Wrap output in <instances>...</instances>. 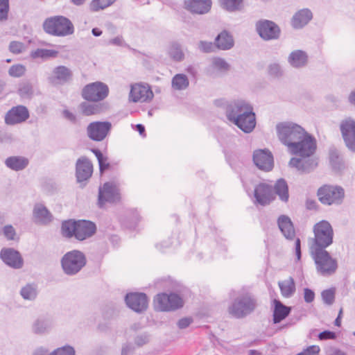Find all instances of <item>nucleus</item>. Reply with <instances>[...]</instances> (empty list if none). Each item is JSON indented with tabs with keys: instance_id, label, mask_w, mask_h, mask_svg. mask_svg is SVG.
Wrapping results in <instances>:
<instances>
[{
	"instance_id": "f257e3e1",
	"label": "nucleus",
	"mask_w": 355,
	"mask_h": 355,
	"mask_svg": "<svg viewBox=\"0 0 355 355\" xmlns=\"http://www.w3.org/2000/svg\"><path fill=\"white\" fill-rule=\"evenodd\" d=\"M277 135L279 141L288 148L291 153L316 141L315 138L308 133L302 126L292 122H281L276 125Z\"/></svg>"
},
{
	"instance_id": "f03ea898",
	"label": "nucleus",
	"mask_w": 355,
	"mask_h": 355,
	"mask_svg": "<svg viewBox=\"0 0 355 355\" xmlns=\"http://www.w3.org/2000/svg\"><path fill=\"white\" fill-rule=\"evenodd\" d=\"M227 117L245 133L251 132L256 125L252 107L243 100L236 101L228 106Z\"/></svg>"
},
{
	"instance_id": "7ed1b4c3",
	"label": "nucleus",
	"mask_w": 355,
	"mask_h": 355,
	"mask_svg": "<svg viewBox=\"0 0 355 355\" xmlns=\"http://www.w3.org/2000/svg\"><path fill=\"white\" fill-rule=\"evenodd\" d=\"M305 146L291 154L297 157H292L288 163L291 168H295L300 173H309L318 165V159L314 157L317 149V141L311 144L306 142Z\"/></svg>"
},
{
	"instance_id": "20e7f679",
	"label": "nucleus",
	"mask_w": 355,
	"mask_h": 355,
	"mask_svg": "<svg viewBox=\"0 0 355 355\" xmlns=\"http://www.w3.org/2000/svg\"><path fill=\"white\" fill-rule=\"evenodd\" d=\"M257 306L256 298L248 292H243L233 300L228 307V311L236 318H243L252 313Z\"/></svg>"
},
{
	"instance_id": "39448f33",
	"label": "nucleus",
	"mask_w": 355,
	"mask_h": 355,
	"mask_svg": "<svg viewBox=\"0 0 355 355\" xmlns=\"http://www.w3.org/2000/svg\"><path fill=\"white\" fill-rule=\"evenodd\" d=\"M310 254L314 261L318 274L323 277H329L336 272L338 261L326 249L310 250Z\"/></svg>"
},
{
	"instance_id": "423d86ee",
	"label": "nucleus",
	"mask_w": 355,
	"mask_h": 355,
	"mask_svg": "<svg viewBox=\"0 0 355 355\" xmlns=\"http://www.w3.org/2000/svg\"><path fill=\"white\" fill-rule=\"evenodd\" d=\"M314 238L310 243L309 250L326 249L333 243L334 230L327 220H321L313 226Z\"/></svg>"
},
{
	"instance_id": "0eeeda50",
	"label": "nucleus",
	"mask_w": 355,
	"mask_h": 355,
	"mask_svg": "<svg viewBox=\"0 0 355 355\" xmlns=\"http://www.w3.org/2000/svg\"><path fill=\"white\" fill-rule=\"evenodd\" d=\"M44 31L51 35L64 37L74 32L71 21L64 16H55L47 18L43 23Z\"/></svg>"
},
{
	"instance_id": "6e6552de",
	"label": "nucleus",
	"mask_w": 355,
	"mask_h": 355,
	"mask_svg": "<svg viewBox=\"0 0 355 355\" xmlns=\"http://www.w3.org/2000/svg\"><path fill=\"white\" fill-rule=\"evenodd\" d=\"M87 259L83 252L73 250L67 252L61 259V266L67 275H75L86 265Z\"/></svg>"
},
{
	"instance_id": "1a4fd4ad",
	"label": "nucleus",
	"mask_w": 355,
	"mask_h": 355,
	"mask_svg": "<svg viewBox=\"0 0 355 355\" xmlns=\"http://www.w3.org/2000/svg\"><path fill=\"white\" fill-rule=\"evenodd\" d=\"M317 195L320 202L324 205H339L345 198V190L340 186L324 184L318 189Z\"/></svg>"
},
{
	"instance_id": "9d476101",
	"label": "nucleus",
	"mask_w": 355,
	"mask_h": 355,
	"mask_svg": "<svg viewBox=\"0 0 355 355\" xmlns=\"http://www.w3.org/2000/svg\"><path fill=\"white\" fill-rule=\"evenodd\" d=\"M183 300L176 294L171 293L167 294L162 293L157 294L154 299V305L156 310L168 311L178 309L183 306Z\"/></svg>"
},
{
	"instance_id": "9b49d317",
	"label": "nucleus",
	"mask_w": 355,
	"mask_h": 355,
	"mask_svg": "<svg viewBox=\"0 0 355 355\" xmlns=\"http://www.w3.org/2000/svg\"><path fill=\"white\" fill-rule=\"evenodd\" d=\"M109 93L107 85L95 82L87 85L82 91L83 98L88 101L98 102L105 99Z\"/></svg>"
},
{
	"instance_id": "f8f14e48",
	"label": "nucleus",
	"mask_w": 355,
	"mask_h": 355,
	"mask_svg": "<svg viewBox=\"0 0 355 355\" xmlns=\"http://www.w3.org/2000/svg\"><path fill=\"white\" fill-rule=\"evenodd\" d=\"M340 131L346 147L355 153V120L347 117L340 123Z\"/></svg>"
},
{
	"instance_id": "ddd939ff",
	"label": "nucleus",
	"mask_w": 355,
	"mask_h": 355,
	"mask_svg": "<svg viewBox=\"0 0 355 355\" xmlns=\"http://www.w3.org/2000/svg\"><path fill=\"white\" fill-rule=\"evenodd\" d=\"M256 29L259 36L264 40H277L280 35L279 27L273 21L263 19L256 23Z\"/></svg>"
},
{
	"instance_id": "4468645a",
	"label": "nucleus",
	"mask_w": 355,
	"mask_h": 355,
	"mask_svg": "<svg viewBox=\"0 0 355 355\" xmlns=\"http://www.w3.org/2000/svg\"><path fill=\"white\" fill-rule=\"evenodd\" d=\"M112 129V123L109 121H94L90 123L87 128V136L95 141H103Z\"/></svg>"
},
{
	"instance_id": "2eb2a0df",
	"label": "nucleus",
	"mask_w": 355,
	"mask_h": 355,
	"mask_svg": "<svg viewBox=\"0 0 355 355\" xmlns=\"http://www.w3.org/2000/svg\"><path fill=\"white\" fill-rule=\"evenodd\" d=\"M120 200L118 187L110 182H106L98 190V206L102 208L105 202L114 203Z\"/></svg>"
},
{
	"instance_id": "dca6fc26",
	"label": "nucleus",
	"mask_w": 355,
	"mask_h": 355,
	"mask_svg": "<svg viewBox=\"0 0 355 355\" xmlns=\"http://www.w3.org/2000/svg\"><path fill=\"white\" fill-rule=\"evenodd\" d=\"M127 306L137 313L146 311L148 308V297L142 293H132L125 295Z\"/></svg>"
},
{
	"instance_id": "f3484780",
	"label": "nucleus",
	"mask_w": 355,
	"mask_h": 355,
	"mask_svg": "<svg viewBox=\"0 0 355 355\" xmlns=\"http://www.w3.org/2000/svg\"><path fill=\"white\" fill-rule=\"evenodd\" d=\"M154 95L148 85L135 84L132 86L130 92V100L132 102H148L151 101Z\"/></svg>"
},
{
	"instance_id": "a211bd4d",
	"label": "nucleus",
	"mask_w": 355,
	"mask_h": 355,
	"mask_svg": "<svg viewBox=\"0 0 355 355\" xmlns=\"http://www.w3.org/2000/svg\"><path fill=\"white\" fill-rule=\"evenodd\" d=\"M29 112L26 107L17 105L12 107L5 116V123L15 125L26 121L29 118Z\"/></svg>"
},
{
	"instance_id": "6ab92c4d",
	"label": "nucleus",
	"mask_w": 355,
	"mask_h": 355,
	"mask_svg": "<svg viewBox=\"0 0 355 355\" xmlns=\"http://www.w3.org/2000/svg\"><path fill=\"white\" fill-rule=\"evenodd\" d=\"M0 257L11 268L19 269L23 266L24 261L20 253L13 248H3L0 252Z\"/></svg>"
},
{
	"instance_id": "aec40b11",
	"label": "nucleus",
	"mask_w": 355,
	"mask_h": 355,
	"mask_svg": "<svg viewBox=\"0 0 355 355\" xmlns=\"http://www.w3.org/2000/svg\"><path fill=\"white\" fill-rule=\"evenodd\" d=\"M253 161L261 170L269 171L273 168V156L268 150H255L253 154Z\"/></svg>"
},
{
	"instance_id": "412c9836",
	"label": "nucleus",
	"mask_w": 355,
	"mask_h": 355,
	"mask_svg": "<svg viewBox=\"0 0 355 355\" xmlns=\"http://www.w3.org/2000/svg\"><path fill=\"white\" fill-rule=\"evenodd\" d=\"M93 173V164L86 157H80L76 164V176L78 182H83L91 178Z\"/></svg>"
},
{
	"instance_id": "4be33fe9",
	"label": "nucleus",
	"mask_w": 355,
	"mask_h": 355,
	"mask_svg": "<svg viewBox=\"0 0 355 355\" xmlns=\"http://www.w3.org/2000/svg\"><path fill=\"white\" fill-rule=\"evenodd\" d=\"M73 78L72 71L66 66L60 65L55 67L49 81L53 85H64L70 82Z\"/></svg>"
},
{
	"instance_id": "5701e85b",
	"label": "nucleus",
	"mask_w": 355,
	"mask_h": 355,
	"mask_svg": "<svg viewBox=\"0 0 355 355\" xmlns=\"http://www.w3.org/2000/svg\"><path fill=\"white\" fill-rule=\"evenodd\" d=\"M255 202L261 205H268L273 200L272 188L265 183H261L254 188Z\"/></svg>"
},
{
	"instance_id": "b1692460",
	"label": "nucleus",
	"mask_w": 355,
	"mask_h": 355,
	"mask_svg": "<svg viewBox=\"0 0 355 355\" xmlns=\"http://www.w3.org/2000/svg\"><path fill=\"white\" fill-rule=\"evenodd\" d=\"M211 0H185V8L191 13L204 15L211 10Z\"/></svg>"
},
{
	"instance_id": "393cba45",
	"label": "nucleus",
	"mask_w": 355,
	"mask_h": 355,
	"mask_svg": "<svg viewBox=\"0 0 355 355\" xmlns=\"http://www.w3.org/2000/svg\"><path fill=\"white\" fill-rule=\"evenodd\" d=\"M96 225L89 220H78L75 237L78 240L83 241L92 236L96 232Z\"/></svg>"
},
{
	"instance_id": "a878e982",
	"label": "nucleus",
	"mask_w": 355,
	"mask_h": 355,
	"mask_svg": "<svg viewBox=\"0 0 355 355\" xmlns=\"http://www.w3.org/2000/svg\"><path fill=\"white\" fill-rule=\"evenodd\" d=\"M313 18L312 12L308 8H303L297 11L292 18V26L299 29L306 26Z\"/></svg>"
},
{
	"instance_id": "bb28decb",
	"label": "nucleus",
	"mask_w": 355,
	"mask_h": 355,
	"mask_svg": "<svg viewBox=\"0 0 355 355\" xmlns=\"http://www.w3.org/2000/svg\"><path fill=\"white\" fill-rule=\"evenodd\" d=\"M278 227L286 239L292 240L295 235L293 224L291 218L286 215H281L277 219Z\"/></svg>"
},
{
	"instance_id": "cd10ccee",
	"label": "nucleus",
	"mask_w": 355,
	"mask_h": 355,
	"mask_svg": "<svg viewBox=\"0 0 355 355\" xmlns=\"http://www.w3.org/2000/svg\"><path fill=\"white\" fill-rule=\"evenodd\" d=\"M28 159L22 156H10L5 160V165L15 171L24 170L28 166Z\"/></svg>"
},
{
	"instance_id": "c85d7f7f",
	"label": "nucleus",
	"mask_w": 355,
	"mask_h": 355,
	"mask_svg": "<svg viewBox=\"0 0 355 355\" xmlns=\"http://www.w3.org/2000/svg\"><path fill=\"white\" fill-rule=\"evenodd\" d=\"M214 44L218 49L229 50L234 46V42L232 35L227 31H223L216 37Z\"/></svg>"
},
{
	"instance_id": "c756f323",
	"label": "nucleus",
	"mask_w": 355,
	"mask_h": 355,
	"mask_svg": "<svg viewBox=\"0 0 355 355\" xmlns=\"http://www.w3.org/2000/svg\"><path fill=\"white\" fill-rule=\"evenodd\" d=\"M288 62L293 67L301 68L306 65L308 55L302 50H296L290 53Z\"/></svg>"
},
{
	"instance_id": "7c9ffc66",
	"label": "nucleus",
	"mask_w": 355,
	"mask_h": 355,
	"mask_svg": "<svg viewBox=\"0 0 355 355\" xmlns=\"http://www.w3.org/2000/svg\"><path fill=\"white\" fill-rule=\"evenodd\" d=\"M33 216L35 220L42 224H48L52 219L53 216L43 205H36L33 209Z\"/></svg>"
},
{
	"instance_id": "2f4dec72",
	"label": "nucleus",
	"mask_w": 355,
	"mask_h": 355,
	"mask_svg": "<svg viewBox=\"0 0 355 355\" xmlns=\"http://www.w3.org/2000/svg\"><path fill=\"white\" fill-rule=\"evenodd\" d=\"M275 308L273 311V322L279 323L285 319L291 312V307L283 304L280 301L275 300L274 301Z\"/></svg>"
},
{
	"instance_id": "473e14b6",
	"label": "nucleus",
	"mask_w": 355,
	"mask_h": 355,
	"mask_svg": "<svg viewBox=\"0 0 355 355\" xmlns=\"http://www.w3.org/2000/svg\"><path fill=\"white\" fill-rule=\"evenodd\" d=\"M281 294L284 297H291L296 291L295 283L292 277H288L287 279L279 281L278 282Z\"/></svg>"
},
{
	"instance_id": "72a5a7b5",
	"label": "nucleus",
	"mask_w": 355,
	"mask_h": 355,
	"mask_svg": "<svg viewBox=\"0 0 355 355\" xmlns=\"http://www.w3.org/2000/svg\"><path fill=\"white\" fill-rule=\"evenodd\" d=\"M275 193L279 196L281 200L287 202L288 200V187L284 179H279L274 187Z\"/></svg>"
},
{
	"instance_id": "f704fd0d",
	"label": "nucleus",
	"mask_w": 355,
	"mask_h": 355,
	"mask_svg": "<svg viewBox=\"0 0 355 355\" xmlns=\"http://www.w3.org/2000/svg\"><path fill=\"white\" fill-rule=\"evenodd\" d=\"M189 85V80L185 74L178 73L172 78L171 86L175 90H184Z\"/></svg>"
},
{
	"instance_id": "c9c22d12",
	"label": "nucleus",
	"mask_w": 355,
	"mask_h": 355,
	"mask_svg": "<svg viewBox=\"0 0 355 355\" xmlns=\"http://www.w3.org/2000/svg\"><path fill=\"white\" fill-rule=\"evenodd\" d=\"M76 224L77 221L71 219L63 221L61 226L62 236L67 238L75 236Z\"/></svg>"
},
{
	"instance_id": "e433bc0d",
	"label": "nucleus",
	"mask_w": 355,
	"mask_h": 355,
	"mask_svg": "<svg viewBox=\"0 0 355 355\" xmlns=\"http://www.w3.org/2000/svg\"><path fill=\"white\" fill-rule=\"evenodd\" d=\"M20 294L24 300H33L37 295V286L35 284H27L21 288Z\"/></svg>"
},
{
	"instance_id": "4c0bfd02",
	"label": "nucleus",
	"mask_w": 355,
	"mask_h": 355,
	"mask_svg": "<svg viewBox=\"0 0 355 355\" xmlns=\"http://www.w3.org/2000/svg\"><path fill=\"white\" fill-rule=\"evenodd\" d=\"M211 68L220 73L229 71L230 64L223 59L218 57L213 58L211 60Z\"/></svg>"
},
{
	"instance_id": "58836bf2",
	"label": "nucleus",
	"mask_w": 355,
	"mask_h": 355,
	"mask_svg": "<svg viewBox=\"0 0 355 355\" xmlns=\"http://www.w3.org/2000/svg\"><path fill=\"white\" fill-rule=\"evenodd\" d=\"M58 54V52L53 49H37L31 52V57L33 59H46L49 58H55Z\"/></svg>"
},
{
	"instance_id": "ea45409f",
	"label": "nucleus",
	"mask_w": 355,
	"mask_h": 355,
	"mask_svg": "<svg viewBox=\"0 0 355 355\" xmlns=\"http://www.w3.org/2000/svg\"><path fill=\"white\" fill-rule=\"evenodd\" d=\"M219 3L223 9L234 12L241 9L243 0H219Z\"/></svg>"
},
{
	"instance_id": "a19ab883",
	"label": "nucleus",
	"mask_w": 355,
	"mask_h": 355,
	"mask_svg": "<svg viewBox=\"0 0 355 355\" xmlns=\"http://www.w3.org/2000/svg\"><path fill=\"white\" fill-rule=\"evenodd\" d=\"M51 327V322L48 320L38 319L33 325V331L35 334H44Z\"/></svg>"
},
{
	"instance_id": "79ce46f5",
	"label": "nucleus",
	"mask_w": 355,
	"mask_h": 355,
	"mask_svg": "<svg viewBox=\"0 0 355 355\" xmlns=\"http://www.w3.org/2000/svg\"><path fill=\"white\" fill-rule=\"evenodd\" d=\"M168 55L175 61H182L184 55L180 44L173 43L168 48Z\"/></svg>"
},
{
	"instance_id": "37998d69",
	"label": "nucleus",
	"mask_w": 355,
	"mask_h": 355,
	"mask_svg": "<svg viewBox=\"0 0 355 355\" xmlns=\"http://www.w3.org/2000/svg\"><path fill=\"white\" fill-rule=\"evenodd\" d=\"M19 96L23 98H30L33 94V86L30 83H22L18 89Z\"/></svg>"
},
{
	"instance_id": "c03bdc74",
	"label": "nucleus",
	"mask_w": 355,
	"mask_h": 355,
	"mask_svg": "<svg viewBox=\"0 0 355 355\" xmlns=\"http://www.w3.org/2000/svg\"><path fill=\"white\" fill-rule=\"evenodd\" d=\"M116 0H93L90 4V8L92 11L96 12L109 7Z\"/></svg>"
},
{
	"instance_id": "a18cd8bd",
	"label": "nucleus",
	"mask_w": 355,
	"mask_h": 355,
	"mask_svg": "<svg viewBox=\"0 0 355 355\" xmlns=\"http://www.w3.org/2000/svg\"><path fill=\"white\" fill-rule=\"evenodd\" d=\"M329 161L334 169L339 170L340 168L341 159L337 149L333 148L329 150Z\"/></svg>"
},
{
	"instance_id": "49530a36",
	"label": "nucleus",
	"mask_w": 355,
	"mask_h": 355,
	"mask_svg": "<svg viewBox=\"0 0 355 355\" xmlns=\"http://www.w3.org/2000/svg\"><path fill=\"white\" fill-rule=\"evenodd\" d=\"M80 108L82 112L86 116L96 114L99 111V107L98 105L85 102L81 103Z\"/></svg>"
},
{
	"instance_id": "de8ad7c7",
	"label": "nucleus",
	"mask_w": 355,
	"mask_h": 355,
	"mask_svg": "<svg viewBox=\"0 0 355 355\" xmlns=\"http://www.w3.org/2000/svg\"><path fill=\"white\" fill-rule=\"evenodd\" d=\"M9 10V0H0V22L8 19Z\"/></svg>"
},
{
	"instance_id": "09e8293b",
	"label": "nucleus",
	"mask_w": 355,
	"mask_h": 355,
	"mask_svg": "<svg viewBox=\"0 0 355 355\" xmlns=\"http://www.w3.org/2000/svg\"><path fill=\"white\" fill-rule=\"evenodd\" d=\"M26 67L22 64H14L8 70V74L12 77L19 78L24 75Z\"/></svg>"
},
{
	"instance_id": "8fccbe9b",
	"label": "nucleus",
	"mask_w": 355,
	"mask_h": 355,
	"mask_svg": "<svg viewBox=\"0 0 355 355\" xmlns=\"http://www.w3.org/2000/svg\"><path fill=\"white\" fill-rule=\"evenodd\" d=\"M321 296L323 302L327 305H331L335 301V291L330 288L322 292Z\"/></svg>"
},
{
	"instance_id": "3c124183",
	"label": "nucleus",
	"mask_w": 355,
	"mask_h": 355,
	"mask_svg": "<svg viewBox=\"0 0 355 355\" xmlns=\"http://www.w3.org/2000/svg\"><path fill=\"white\" fill-rule=\"evenodd\" d=\"M49 355H75V349L69 345H66L55 349Z\"/></svg>"
},
{
	"instance_id": "603ef678",
	"label": "nucleus",
	"mask_w": 355,
	"mask_h": 355,
	"mask_svg": "<svg viewBox=\"0 0 355 355\" xmlns=\"http://www.w3.org/2000/svg\"><path fill=\"white\" fill-rule=\"evenodd\" d=\"M198 48L202 52L211 53L214 51L216 46L215 44L211 42L200 41L198 43Z\"/></svg>"
},
{
	"instance_id": "864d4df0",
	"label": "nucleus",
	"mask_w": 355,
	"mask_h": 355,
	"mask_svg": "<svg viewBox=\"0 0 355 355\" xmlns=\"http://www.w3.org/2000/svg\"><path fill=\"white\" fill-rule=\"evenodd\" d=\"M9 50L12 53L19 54L25 50V46L22 42L12 41L10 43Z\"/></svg>"
},
{
	"instance_id": "5fc2aeb1",
	"label": "nucleus",
	"mask_w": 355,
	"mask_h": 355,
	"mask_svg": "<svg viewBox=\"0 0 355 355\" xmlns=\"http://www.w3.org/2000/svg\"><path fill=\"white\" fill-rule=\"evenodd\" d=\"M268 73L274 77H279L283 74V70L278 63H272L268 66Z\"/></svg>"
},
{
	"instance_id": "6e6d98bb",
	"label": "nucleus",
	"mask_w": 355,
	"mask_h": 355,
	"mask_svg": "<svg viewBox=\"0 0 355 355\" xmlns=\"http://www.w3.org/2000/svg\"><path fill=\"white\" fill-rule=\"evenodd\" d=\"M320 352V348L318 345H311L296 355H318Z\"/></svg>"
},
{
	"instance_id": "4d7b16f0",
	"label": "nucleus",
	"mask_w": 355,
	"mask_h": 355,
	"mask_svg": "<svg viewBox=\"0 0 355 355\" xmlns=\"http://www.w3.org/2000/svg\"><path fill=\"white\" fill-rule=\"evenodd\" d=\"M4 236L8 240H14L16 235L15 230L12 225H6L3 230Z\"/></svg>"
},
{
	"instance_id": "13d9d810",
	"label": "nucleus",
	"mask_w": 355,
	"mask_h": 355,
	"mask_svg": "<svg viewBox=\"0 0 355 355\" xmlns=\"http://www.w3.org/2000/svg\"><path fill=\"white\" fill-rule=\"evenodd\" d=\"M336 337V334L330 331H324L318 334V338L321 340H333Z\"/></svg>"
},
{
	"instance_id": "bf43d9fd",
	"label": "nucleus",
	"mask_w": 355,
	"mask_h": 355,
	"mask_svg": "<svg viewBox=\"0 0 355 355\" xmlns=\"http://www.w3.org/2000/svg\"><path fill=\"white\" fill-rule=\"evenodd\" d=\"M315 293L309 288H304V299L306 303H311L314 300Z\"/></svg>"
},
{
	"instance_id": "052dcab7",
	"label": "nucleus",
	"mask_w": 355,
	"mask_h": 355,
	"mask_svg": "<svg viewBox=\"0 0 355 355\" xmlns=\"http://www.w3.org/2000/svg\"><path fill=\"white\" fill-rule=\"evenodd\" d=\"M108 44H111V45H114V46H122L126 45V44L125 43L123 38L121 35L116 36V37L110 40L108 42Z\"/></svg>"
},
{
	"instance_id": "680f3d73",
	"label": "nucleus",
	"mask_w": 355,
	"mask_h": 355,
	"mask_svg": "<svg viewBox=\"0 0 355 355\" xmlns=\"http://www.w3.org/2000/svg\"><path fill=\"white\" fill-rule=\"evenodd\" d=\"M326 355H347L345 352L334 347H330L326 349Z\"/></svg>"
},
{
	"instance_id": "e2e57ef3",
	"label": "nucleus",
	"mask_w": 355,
	"mask_h": 355,
	"mask_svg": "<svg viewBox=\"0 0 355 355\" xmlns=\"http://www.w3.org/2000/svg\"><path fill=\"white\" fill-rule=\"evenodd\" d=\"M108 158L107 157H104L101 162H98L99 165V171L101 173H103L105 170L110 168V164L108 163Z\"/></svg>"
},
{
	"instance_id": "0e129e2a",
	"label": "nucleus",
	"mask_w": 355,
	"mask_h": 355,
	"mask_svg": "<svg viewBox=\"0 0 355 355\" xmlns=\"http://www.w3.org/2000/svg\"><path fill=\"white\" fill-rule=\"evenodd\" d=\"M192 322V319L189 318H184L179 320L178 322V326L180 329H185L190 325Z\"/></svg>"
},
{
	"instance_id": "69168bd1",
	"label": "nucleus",
	"mask_w": 355,
	"mask_h": 355,
	"mask_svg": "<svg viewBox=\"0 0 355 355\" xmlns=\"http://www.w3.org/2000/svg\"><path fill=\"white\" fill-rule=\"evenodd\" d=\"M295 254L297 259L299 261L301 259V243L300 239L297 238L295 243Z\"/></svg>"
},
{
	"instance_id": "338daca9",
	"label": "nucleus",
	"mask_w": 355,
	"mask_h": 355,
	"mask_svg": "<svg viewBox=\"0 0 355 355\" xmlns=\"http://www.w3.org/2000/svg\"><path fill=\"white\" fill-rule=\"evenodd\" d=\"M147 342H148V338L146 336H137L135 339V343L139 346H141Z\"/></svg>"
},
{
	"instance_id": "774afa93",
	"label": "nucleus",
	"mask_w": 355,
	"mask_h": 355,
	"mask_svg": "<svg viewBox=\"0 0 355 355\" xmlns=\"http://www.w3.org/2000/svg\"><path fill=\"white\" fill-rule=\"evenodd\" d=\"M63 114H64V116L68 120L72 121V122H75L76 121V116L71 112H69V110H64L63 112Z\"/></svg>"
}]
</instances>
